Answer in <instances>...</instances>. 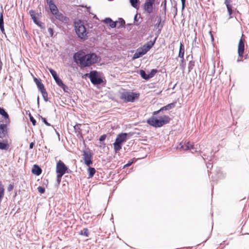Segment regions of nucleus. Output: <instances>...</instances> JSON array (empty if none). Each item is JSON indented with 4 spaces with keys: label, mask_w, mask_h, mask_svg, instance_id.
<instances>
[{
    "label": "nucleus",
    "mask_w": 249,
    "mask_h": 249,
    "mask_svg": "<svg viewBox=\"0 0 249 249\" xmlns=\"http://www.w3.org/2000/svg\"><path fill=\"white\" fill-rule=\"evenodd\" d=\"M73 58L75 62H79L84 68L90 67L100 61V57L94 53L83 54L82 52H78L73 54Z\"/></svg>",
    "instance_id": "1"
},
{
    "label": "nucleus",
    "mask_w": 249,
    "mask_h": 249,
    "mask_svg": "<svg viewBox=\"0 0 249 249\" xmlns=\"http://www.w3.org/2000/svg\"><path fill=\"white\" fill-rule=\"evenodd\" d=\"M170 120V117L167 115L160 117L159 119L154 116H152L147 120V123L153 127H160L168 124Z\"/></svg>",
    "instance_id": "2"
},
{
    "label": "nucleus",
    "mask_w": 249,
    "mask_h": 249,
    "mask_svg": "<svg viewBox=\"0 0 249 249\" xmlns=\"http://www.w3.org/2000/svg\"><path fill=\"white\" fill-rule=\"evenodd\" d=\"M0 115L5 120V124H0V138H3L7 134V125L10 124V120L7 112L1 107H0Z\"/></svg>",
    "instance_id": "3"
},
{
    "label": "nucleus",
    "mask_w": 249,
    "mask_h": 249,
    "mask_svg": "<svg viewBox=\"0 0 249 249\" xmlns=\"http://www.w3.org/2000/svg\"><path fill=\"white\" fill-rule=\"evenodd\" d=\"M74 27L75 33L79 38L83 40H85L87 38L88 32L83 21L80 20L75 22Z\"/></svg>",
    "instance_id": "4"
},
{
    "label": "nucleus",
    "mask_w": 249,
    "mask_h": 249,
    "mask_svg": "<svg viewBox=\"0 0 249 249\" xmlns=\"http://www.w3.org/2000/svg\"><path fill=\"white\" fill-rule=\"evenodd\" d=\"M120 98L124 102H133L136 99H138L140 96L139 93L128 91L120 92Z\"/></svg>",
    "instance_id": "5"
},
{
    "label": "nucleus",
    "mask_w": 249,
    "mask_h": 249,
    "mask_svg": "<svg viewBox=\"0 0 249 249\" xmlns=\"http://www.w3.org/2000/svg\"><path fill=\"white\" fill-rule=\"evenodd\" d=\"M127 134L126 133H122L119 134L113 143V147L116 152L120 151L122 149V144L127 140Z\"/></svg>",
    "instance_id": "6"
},
{
    "label": "nucleus",
    "mask_w": 249,
    "mask_h": 249,
    "mask_svg": "<svg viewBox=\"0 0 249 249\" xmlns=\"http://www.w3.org/2000/svg\"><path fill=\"white\" fill-rule=\"evenodd\" d=\"M245 51V40L241 37L239 40L238 45V58L237 59V62L243 61L242 58L244 57V59H248L249 57L248 54L244 56V53Z\"/></svg>",
    "instance_id": "7"
},
{
    "label": "nucleus",
    "mask_w": 249,
    "mask_h": 249,
    "mask_svg": "<svg viewBox=\"0 0 249 249\" xmlns=\"http://www.w3.org/2000/svg\"><path fill=\"white\" fill-rule=\"evenodd\" d=\"M86 75H89L90 82L93 85H100L103 82L102 78L98 76L97 72L96 71H91L89 74H86Z\"/></svg>",
    "instance_id": "8"
},
{
    "label": "nucleus",
    "mask_w": 249,
    "mask_h": 249,
    "mask_svg": "<svg viewBox=\"0 0 249 249\" xmlns=\"http://www.w3.org/2000/svg\"><path fill=\"white\" fill-rule=\"evenodd\" d=\"M68 168L61 160H59L56 164V172L57 174L63 176L66 172L68 173Z\"/></svg>",
    "instance_id": "9"
},
{
    "label": "nucleus",
    "mask_w": 249,
    "mask_h": 249,
    "mask_svg": "<svg viewBox=\"0 0 249 249\" xmlns=\"http://www.w3.org/2000/svg\"><path fill=\"white\" fill-rule=\"evenodd\" d=\"M83 156L84 163L86 165L90 166L92 164L93 154L90 151H84Z\"/></svg>",
    "instance_id": "10"
},
{
    "label": "nucleus",
    "mask_w": 249,
    "mask_h": 249,
    "mask_svg": "<svg viewBox=\"0 0 249 249\" xmlns=\"http://www.w3.org/2000/svg\"><path fill=\"white\" fill-rule=\"evenodd\" d=\"M155 0H146L144 4V9L148 14L153 11V6Z\"/></svg>",
    "instance_id": "11"
},
{
    "label": "nucleus",
    "mask_w": 249,
    "mask_h": 249,
    "mask_svg": "<svg viewBox=\"0 0 249 249\" xmlns=\"http://www.w3.org/2000/svg\"><path fill=\"white\" fill-rule=\"evenodd\" d=\"M147 53L146 50L142 46L137 49L135 53L133 54L132 59H136L142 57Z\"/></svg>",
    "instance_id": "12"
},
{
    "label": "nucleus",
    "mask_w": 249,
    "mask_h": 249,
    "mask_svg": "<svg viewBox=\"0 0 249 249\" xmlns=\"http://www.w3.org/2000/svg\"><path fill=\"white\" fill-rule=\"evenodd\" d=\"M175 107V103H172L169 104L167 105L166 106L162 107L159 110L154 111L153 112V114L157 115L160 112H162V111H163L165 110H168L172 108H173L174 107Z\"/></svg>",
    "instance_id": "13"
},
{
    "label": "nucleus",
    "mask_w": 249,
    "mask_h": 249,
    "mask_svg": "<svg viewBox=\"0 0 249 249\" xmlns=\"http://www.w3.org/2000/svg\"><path fill=\"white\" fill-rule=\"evenodd\" d=\"M158 35H157L155 37L153 41L150 40L142 46V47L145 48V50H146L147 52L153 46L158 38Z\"/></svg>",
    "instance_id": "14"
},
{
    "label": "nucleus",
    "mask_w": 249,
    "mask_h": 249,
    "mask_svg": "<svg viewBox=\"0 0 249 249\" xmlns=\"http://www.w3.org/2000/svg\"><path fill=\"white\" fill-rule=\"evenodd\" d=\"M54 17L56 19L62 22H67L69 20L68 18L64 16L62 13L59 12L56 14Z\"/></svg>",
    "instance_id": "15"
},
{
    "label": "nucleus",
    "mask_w": 249,
    "mask_h": 249,
    "mask_svg": "<svg viewBox=\"0 0 249 249\" xmlns=\"http://www.w3.org/2000/svg\"><path fill=\"white\" fill-rule=\"evenodd\" d=\"M178 148L184 150H188L194 149V145L193 144L191 143L190 142H188L186 143H184V144L180 143V147H178Z\"/></svg>",
    "instance_id": "16"
},
{
    "label": "nucleus",
    "mask_w": 249,
    "mask_h": 249,
    "mask_svg": "<svg viewBox=\"0 0 249 249\" xmlns=\"http://www.w3.org/2000/svg\"><path fill=\"white\" fill-rule=\"evenodd\" d=\"M104 22L107 24H109V26L112 28H115L117 26L116 22L113 21L110 18H106L104 19Z\"/></svg>",
    "instance_id": "17"
},
{
    "label": "nucleus",
    "mask_w": 249,
    "mask_h": 249,
    "mask_svg": "<svg viewBox=\"0 0 249 249\" xmlns=\"http://www.w3.org/2000/svg\"><path fill=\"white\" fill-rule=\"evenodd\" d=\"M32 171L34 174L38 176L41 174L42 170L38 165L35 164L33 166Z\"/></svg>",
    "instance_id": "18"
},
{
    "label": "nucleus",
    "mask_w": 249,
    "mask_h": 249,
    "mask_svg": "<svg viewBox=\"0 0 249 249\" xmlns=\"http://www.w3.org/2000/svg\"><path fill=\"white\" fill-rule=\"evenodd\" d=\"M184 47L182 43H180L178 57L182 58L181 61H184Z\"/></svg>",
    "instance_id": "19"
},
{
    "label": "nucleus",
    "mask_w": 249,
    "mask_h": 249,
    "mask_svg": "<svg viewBox=\"0 0 249 249\" xmlns=\"http://www.w3.org/2000/svg\"><path fill=\"white\" fill-rule=\"evenodd\" d=\"M34 81L36 83L37 88L39 91L45 89L43 84L41 83V80L36 78H34Z\"/></svg>",
    "instance_id": "20"
},
{
    "label": "nucleus",
    "mask_w": 249,
    "mask_h": 249,
    "mask_svg": "<svg viewBox=\"0 0 249 249\" xmlns=\"http://www.w3.org/2000/svg\"><path fill=\"white\" fill-rule=\"evenodd\" d=\"M161 17H159L158 18V22L155 25V27L158 28V31L157 35L160 33L161 29L163 27V25L161 23Z\"/></svg>",
    "instance_id": "21"
},
{
    "label": "nucleus",
    "mask_w": 249,
    "mask_h": 249,
    "mask_svg": "<svg viewBox=\"0 0 249 249\" xmlns=\"http://www.w3.org/2000/svg\"><path fill=\"white\" fill-rule=\"evenodd\" d=\"M0 30L2 33H4V19L2 11L0 13Z\"/></svg>",
    "instance_id": "22"
},
{
    "label": "nucleus",
    "mask_w": 249,
    "mask_h": 249,
    "mask_svg": "<svg viewBox=\"0 0 249 249\" xmlns=\"http://www.w3.org/2000/svg\"><path fill=\"white\" fill-rule=\"evenodd\" d=\"M4 188L1 181H0V204L4 196Z\"/></svg>",
    "instance_id": "23"
},
{
    "label": "nucleus",
    "mask_w": 249,
    "mask_h": 249,
    "mask_svg": "<svg viewBox=\"0 0 249 249\" xmlns=\"http://www.w3.org/2000/svg\"><path fill=\"white\" fill-rule=\"evenodd\" d=\"M139 74H140L141 76L144 80H148L150 79L149 74H146L145 71L143 70L140 71Z\"/></svg>",
    "instance_id": "24"
},
{
    "label": "nucleus",
    "mask_w": 249,
    "mask_h": 249,
    "mask_svg": "<svg viewBox=\"0 0 249 249\" xmlns=\"http://www.w3.org/2000/svg\"><path fill=\"white\" fill-rule=\"evenodd\" d=\"M89 178H91L95 173L96 170L94 168L89 167L88 169Z\"/></svg>",
    "instance_id": "25"
},
{
    "label": "nucleus",
    "mask_w": 249,
    "mask_h": 249,
    "mask_svg": "<svg viewBox=\"0 0 249 249\" xmlns=\"http://www.w3.org/2000/svg\"><path fill=\"white\" fill-rule=\"evenodd\" d=\"M47 2L49 6L50 11L57 8L53 0H47Z\"/></svg>",
    "instance_id": "26"
},
{
    "label": "nucleus",
    "mask_w": 249,
    "mask_h": 249,
    "mask_svg": "<svg viewBox=\"0 0 249 249\" xmlns=\"http://www.w3.org/2000/svg\"><path fill=\"white\" fill-rule=\"evenodd\" d=\"M115 22H116L118 28L124 26L125 24L124 20L122 18H119L118 20L115 21Z\"/></svg>",
    "instance_id": "27"
},
{
    "label": "nucleus",
    "mask_w": 249,
    "mask_h": 249,
    "mask_svg": "<svg viewBox=\"0 0 249 249\" xmlns=\"http://www.w3.org/2000/svg\"><path fill=\"white\" fill-rule=\"evenodd\" d=\"M9 144L6 142H0V149L7 150L9 148Z\"/></svg>",
    "instance_id": "28"
},
{
    "label": "nucleus",
    "mask_w": 249,
    "mask_h": 249,
    "mask_svg": "<svg viewBox=\"0 0 249 249\" xmlns=\"http://www.w3.org/2000/svg\"><path fill=\"white\" fill-rule=\"evenodd\" d=\"M42 94V97L45 102H47L48 101V93L45 89L40 91Z\"/></svg>",
    "instance_id": "29"
},
{
    "label": "nucleus",
    "mask_w": 249,
    "mask_h": 249,
    "mask_svg": "<svg viewBox=\"0 0 249 249\" xmlns=\"http://www.w3.org/2000/svg\"><path fill=\"white\" fill-rule=\"evenodd\" d=\"M80 234L82 235H84L86 237L89 236V230L87 228H85L83 230H81L80 232Z\"/></svg>",
    "instance_id": "30"
},
{
    "label": "nucleus",
    "mask_w": 249,
    "mask_h": 249,
    "mask_svg": "<svg viewBox=\"0 0 249 249\" xmlns=\"http://www.w3.org/2000/svg\"><path fill=\"white\" fill-rule=\"evenodd\" d=\"M139 2V0H130L131 5L132 7L135 8H137Z\"/></svg>",
    "instance_id": "31"
},
{
    "label": "nucleus",
    "mask_w": 249,
    "mask_h": 249,
    "mask_svg": "<svg viewBox=\"0 0 249 249\" xmlns=\"http://www.w3.org/2000/svg\"><path fill=\"white\" fill-rule=\"evenodd\" d=\"M49 71L51 73V74H52V75L54 79H55L56 78L59 77L57 75V74L56 72L54 70H53L52 69H49Z\"/></svg>",
    "instance_id": "32"
},
{
    "label": "nucleus",
    "mask_w": 249,
    "mask_h": 249,
    "mask_svg": "<svg viewBox=\"0 0 249 249\" xmlns=\"http://www.w3.org/2000/svg\"><path fill=\"white\" fill-rule=\"evenodd\" d=\"M227 8V10H228L229 15L230 16L229 18H232V17L231 16V14L232 13V6L228 5Z\"/></svg>",
    "instance_id": "33"
},
{
    "label": "nucleus",
    "mask_w": 249,
    "mask_h": 249,
    "mask_svg": "<svg viewBox=\"0 0 249 249\" xmlns=\"http://www.w3.org/2000/svg\"><path fill=\"white\" fill-rule=\"evenodd\" d=\"M158 72L157 70L156 69H152L150 71V73L148 74L150 77V78H152L155 75V74Z\"/></svg>",
    "instance_id": "34"
},
{
    "label": "nucleus",
    "mask_w": 249,
    "mask_h": 249,
    "mask_svg": "<svg viewBox=\"0 0 249 249\" xmlns=\"http://www.w3.org/2000/svg\"><path fill=\"white\" fill-rule=\"evenodd\" d=\"M32 19L36 24L39 26H41V22L38 20V18L36 16H34V17H32Z\"/></svg>",
    "instance_id": "35"
},
{
    "label": "nucleus",
    "mask_w": 249,
    "mask_h": 249,
    "mask_svg": "<svg viewBox=\"0 0 249 249\" xmlns=\"http://www.w3.org/2000/svg\"><path fill=\"white\" fill-rule=\"evenodd\" d=\"M54 80H55V82L56 83V84H57V85L60 87L61 86V85H62L63 84V81L61 80V79L59 77L56 78L55 79H54Z\"/></svg>",
    "instance_id": "36"
},
{
    "label": "nucleus",
    "mask_w": 249,
    "mask_h": 249,
    "mask_svg": "<svg viewBox=\"0 0 249 249\" xmlns=\"http://www.w3.org/2000/svg\"><path fill=\"white\" fill-rule=\"evenodd\" d=\"M60 88H62L65 92H69V90H70L69 87L66 85H65L64 83L62 85H61Z\"/></svg>",
    "instance_id": "37"
},
{
    "label": "nucleus",
    "mask_w": 249,
    "mask_h": 249,
    "mask_svg": "<svg viewBox=\"0 0 249 249\" xmlns=\"http://www.w3.org/2000/svg\"><path fill=\"white\" fill-rule=\"evenodd\" d=\"M107 137V135L106 134H104L101 135L99 138V141L101 144H104L103 142L105 141Z\"/></svg>",
    "instance_id": "38"
},
{
    "label": "nucleus",
    "mask_w": 249,
    "mask_h": 249,
    "mask_svg": "<svg viewBox=\"0 0 249 249\" xmlns=\"http://www.w3.org/2000/svg\"><path fill=\"white\" fill-rule=\"evenodd\" d=\"M37 190L41 194H43L45 191V188L41 186H39L37 188Z\"/></svg>",
    "instance_id": "39"
},
{
    "label": "nucleus",
    "mask_w": 249,
    "mask_h": 249,
    "mask_svg": "<svg viewBox=\"0 0 249 249\" xmlns=\"http://www.w3.org/2000/svg\"><path fill=\"white\" fill-rule=\"evenodd\" d=\"M30 120L32 122V123L33 125H36V121L34 118V117L32 116H31V115H30Z\"/></svg>",
    "instance_id": "40"
},
{
    "label": "nucleus",
    "mask_w": 249,
    "mask_h": 249,
    "mask_svg": "<svg viewBox=\"0 0 249 249\" xmlns=\"http://www.w3.org/2000/svg\"><path fill=\"white\" fill-rule=\"evenodd\" d=\"M80 126L81 124H76L74 126L73 128L75 132H77L78 130H80Z\"/></svg>",
    "instance_id": "41"
},
{
    "label": "nucleus",
    "mask_w": 249,
    "mask_h": 249,
    "mask_svg": "<svg viewBox=\"0 0 249 249\" xmlns=\"http://www.w3.org/2000/svg\"><path fill=\"white\" fill-rule=\"evenodd\" d=\"M13 188H14V184L10 183L7 187V191L8 192H10L13 189Z\"/></svg>",
    "instance_id": "42"
},
{
    "label": "nucleus",
    "mask_w": 249,
    "mask_h": 249,
    "mask_svg": "<svg viewBox=\"0 0 249 249\" xmlns=\"http://www.w3.org/2000/svg\"><path fill=\"white\" fill-rule=\"evenodd\" d=\"M48 33H49V35L50 36H53V30L52 28H49L48 29Z\"/></svg>",
    "instance_id": "43"
},
{
    "label": "nucleus",
    "mask_w": 249,
    "mask_h": 249,
    "mask_svg": "<svg viewBox=\"0 0 249 249\" xmlns=\"http://www.w3.org/2000/svg\"><path fill=\"white\" fill-rule=\"evenodd\" d=\"M41 120L42 121H43V122L47 126H51V124H49V123H48V122L47 121V120L46 119V118H43L42 117H41Z\"/></svg>",
    "instance_id": "44"
},
{
    "label": "nucleus",
    "mask_w": 249,
    "mask_h": 249,
    "mask_svg": "<svg viewBox=\"0 0 249 249\" xmlns=\"http://www.w3.org/2000/svg\"><path fill=\"white\" fill-rule=\"evenodd\" d=\"M63 176H61V175H59V174H57V176H56V179H57V183L58 184H59V183H60L61 182V178Z\"/></svg>",
    "instance_id": "45"
},
{
    "label": "nucleus",
    "mask_w": 249,
    "mask_h": 249,
    "mask_svg": "<svg viewBox=\"0 0 249 249\" xmlns=\"http://www.w3.org/2000/svg\"><path fill=\"white\" fill-rule=\"evenodd\" d=\"M51 13L53 15H55L56 14H57L58 12H59V10L57 8L53 9V10H52V11H50Z\"/></svg>",
    "instance_id": "46"
},
{
    "label": "nucleus",
    "mask_w": 249,
    "mask_h": 249,
    "mask_svg": "<svg viewBox=\"0 0 249 249\" xmlns=\"http://www.w3.org/2000/svg\"><path fill=\"white\" fill-rule=\"evenodd\" d=\"M133 161H129L127 163H126V164H125L123 168H125L126 167H128V166H131L132 165V164L133 163Z\"/></svg>",
    "instance_id": "47"
},
{
    "label": "nucleus",
    "mask_w": 249,
    "mask_h": 249,
    "mask_svg": "<svg viewBox=\"0 0 249 249\" xmlns=\"http://www.w3.org/2000/svg\"><path fill=\"white\" fill-rule=\"evenodd\" d=\"M29 14L31 17V18H32V17H34V16H35V11H34L33 10H31L29 11Z\"/></svg>",
    "instance_id": "48"
},
{
    "label": "nucleus",
    "mask_w": 249,
    "mask_h": 249,
    "mask_svg": "<svg viewBox=\"0 0 249 249\" xmlns=\"http://www.w3.org/2000/svg\"><path fill=\"white\" fill-rule=\"evenodd\" d=\"M185 0H181L182 9H183L184 8V7H185Z\"/></svg>",
    "instance_id": "49"
},
{
    "label": "nucleus",
    "mask_w": 249,
    "mask_h": 249,
    "mask_svg": "<svg viewBox=\"0 0 249 249\" xmlns=\"http://www.w3.org/2000/svg\"><path fill=\"white\" fill-rule=\"evenodd\" d=\"M162 4H163V8L165 11L166 7V0H164V1L162 2Z\"/></svg>",
    "instance_id": "50"
},
{
    "label": "nucleus",
    "mask_w": 249,
    "mask_h": 249,
    "mask_svg": "<svg viewBox=\"0 0 249 249\" xmlns=\"http://www.w3.org/2000/svg\"><path fill=\"white\" fill-rule=\"evenodd\" d=\"M230 0H225V4L226 5V7H227V5H231L230 4Z\"/></svg>",
    "instance_id": "51"
},
{
    "label": "nucleus",
    "mask_w": 249,
    "mask_h": 249,
    "mask_svg": "<svg viewBox=\"0 0 249 249\" xmlns=\"http://www.w3.org/2000/svg\"><path fill=\"white\" fill-rule=\"evenodd\" d=\"M34 145H35L34 142H32L31 143H30V144L29 145V148L32 149L34 147Z\"/></svg>",
    "instance_id": "52"
},
{
    "label": "nucleus",
    "mask_w": 249,
    "mask_h": 249,
    "mask_svg": "<svg viewBox=\"0 0 249 249\" xmlns=\"http://www.w3.org/2000/svg\"><path fill=\"white\" fill-rule=\"evenodd\" d=\"M180 66L182 68H184V66H185V64H184V61H183V62H182L181 61V63L180 64Z\"/></svg>",
    "instance_id": "53"
},
{
    "label": "nucleus",
    "mask_w": 249,
    "mask_h": 249,
    "mask_svg": "<svg viewBox=\"0 0 249 249\" xmlns=\"http://www.w3.org/2000/svg\"><path fill=\"white\" fill-rule=\"evenodd\" d=\"M134 21H137L138 20V18H137V14H136L135 17H134Z\"/></svg>",
    "instance_id": "54"
},
{
    "label": "nucleus",
    "mask_w": 249,
    "mask_h": 249,
    "mask_svg": "<svg viewBox=\"0 0 249 249\" xmlns=\"http://www.w3.org/2000/svg\"><path fill=\"white\" fill-rule=\"evenodd\" d=\"M2 65V63L1 61H0V70L1 69V66Z\"/></svg>",
    "instance_id": "55"
},
{
    "label": "nucleus",
    "mask_w": 249,
    "mask_h": 249,
    "mask_svg": "<svg viewBox=\"0 0 249 249\" xmlns=\"http://www.w3.org/2000/svg\"><path fill=\"white\" fill-rule=\"evenodd\" d=\"M37 104L38 105L39 104V97L38 96L37 97Z\"/></svg>",
    "instance_id": "56"
},
{
    "label": "nucleus",
    "mask_w": 249,
    "mask_h": 249,
    "mask_svg": "<svg viewBox=\"0 0 249 249\" xmlns=\"http://www.w3.org/2000/svg\"><path fill=\"white\" fill-rule=\"evenodd\" d=\"M191 67H192V66H190V65H189V69H192V68H191Z\"/></svg>",
    "instance_id": "57"
},
{
    "label": "nucleus",
    "mask_w": 249,
    "mask_h": 249,
    "mask_svg": "<svg viewBox=\"0 0 249 249\" xmlns=\"http://www.w3.org/2000/svg\"><path fill=\"white\" fill-rule=\"evenodd\" d=\"M191 67H192V66H190V65H189V69H192V68H191Z\"/></svg>",
    "instance_id": "58"
},
{
    "label": "nucleus",
    "mask_w": 249,
    "mask_h": 249,
    "mask_svg": "<svg viewBox=\"0 0 249 249\" xmlns=\"http://www.w3.org/2000/svg\"><path fill=\"white\" fill-rule=\"evenodd\" d=\"M203 156H205V155H203V156H202L203 159H205V158H204V157Z\"/></svg>",
    "instance_id": "59"
},
{
    "label": "nucleus",
    "mask_w": 249,
    "mask_h": 249,
    "mask_svg": "<svg viewBox=\"0 0 249 249\" xmlns=\"http://www.w3.org/2000/svg\"><path fill=\"white\" fill-rule=\"evenodd\" d=\"M210 165H211V163H209V166L208 165V166H207V167H209V166H210Z\"/></svg>",
    "instance_id": "60"
},
{
    "label": "nucleus",
    "mask_w": 249,
    "mask_h": 249,
    "mask_svg": "<svg viewBox=\"0 0 249 249\" xmlns=\"http://www.w3.org/2000/svg\"><path fill=\"white\" fill-rule=\"evenodd\" d=\"M210 165H211V163H209V166L208 165V166H207V167H209V166H210Z\"/></svg>",
    "instance_id": "61"
},
{
    "label": "nucleus",
    "mask_w": 249,
    "mask_h": 249,
    "mask_svg": "<svg viewBox=\"0 0 249 249\" xmlns=\"http://www.w3.org/2000/svg\"><path fill=\"white\" fill-rule=\"evenodd\" d=\"M210 165H211V163H209V166L208 165V166H207V167H209V166H210Z\"/></svg>",
    "instance_id": "62"
},
{
    "label": "nucleus",
    "mask_w": 249,
    "mask_h": 249,
    "mask_svg": "<svg viewBox=\"0 0 249 249\" xmlns=\"http://www.w3.org/2000/svg\"><path fill=\"white\" fill-rule=\"evenodd\" d=\"M211 36H212V39L213 40V36H212V35H211Z\"/></svg>",
    "instance_id": "63"
}]
</instances>
